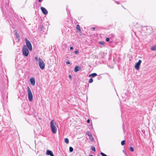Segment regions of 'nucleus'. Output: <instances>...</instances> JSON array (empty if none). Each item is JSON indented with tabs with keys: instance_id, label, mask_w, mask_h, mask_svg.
<instances>
[{
	"instance_id": "obj_29",
	"label": "nucleus",
	"mask_w": 156,
	"mask_h": 156,
	"mask_svg": "<svg viewBox=\"0 0 156 156\" xmlns=\"http://www.w3.org/2000/svg\"><path fill=\"white\" fill-rule=\"evenodd\" d=\"M16 35L17 37H18L19 36L17 34V33H16Z\"/></svg>"
},
{
	"instance_id": "obj_7",
	"label": "nucleus",
	"mask_w": 156,
	"mask_h": 156,
	"mask_svg": "<svg viewBox=\"0 0 156 156\" xmlns=\"http://www.w3.org/2000/svg\"><path fill=\"white\" fill-rule=\"evenodd\" d=\"M41 9L44 15H47L48 13V12L47 10L44 8L41 7Z\"/></svg>"
},
{
	"instance_id": "obj_3",
	"label": "nucleus",
	"mask_w": 156,
	"mask_h": 156,
	"mask_svg": "<svg viewBox=\"0 0 156 156\" xmlns=\"http://www.w3.org/2000/svg\"><path fill=\"white\" fill-rule=\"evenodd\" d=\"M22 53L23 55L26 57H27L29 53V51L25 45H23V48Z\"/></svg>"
},
{
	"instance_id": "obj_17",
	"label": "nucleus",
	"mask_w": 156,
	"mask_h": 156,
	"mask_svg": "<svg viewBox=\"0 0 156 156\" xmlns=\"http://www.w3.org/2000/svg\"><path fill=\"white\" fill-rule=\"evenodd\" d=\"M125 140H122L121 142V144L122 145H125Z\"/></svg>"
},
{
	"instance_id": "obj_22",
	"label": "nucleus",
	"mask_w": 156,
	"mask_h": 156,
	"mask_svg": "<svg viewBox=\"0 0 156 156\" xmlns=\"http://www.w3.org/2000/svg\"><path fill=\"white\" fill-rule=\"evenodd\" d=\"M101 154L102 156H107V155L104 154V153L102 152L101 153Z\"/></svg>"
},
{
	"instance_id": "obj_12",
	"label": "nucleus",
	"mask_w": 156,
	"mask_h": 156,
	"mask_svg": "<svg viewBox=\"0 0 156 156\" xmlns=\"http://www.w3.org/2000/svg\"><path fill=\"white\" fill-rule=\"evenodd\" d=\"M151 49L152 51H155L156 50V45L152 47L151 48Z\"/></svg>"
},
{
	"instance_id": "obj_34",
	"label": "nucleus",
	"mask_w": 156,
	"mask_h": 156,
	"mask_svg": "<svg viewBox=\"0 0 156 156\" xmlns=\"http://www.w3.org/2000/svg\"><path fill=\"white\" fill-rule=\"evenodd\" d=\"M89 156H93L92 155H90Z\"/></svg>"
},
{
	"instance_id": "obj_28",
	"label": "nucleus",
	"mask_w": 156,
	"mask_h": 156,
	"mask_svg": "<svg viewBox=\"0 0 156 156\" xmlns=\"http://www.w3.org/2000/svg\"><path fill=\"white\" fill-rule=\"evenodd\" d=\"M69 78L70 79H72V76H71V75H69Z\"/></svg>"
},
{
	"instance_id": "obj_11",
	"label": "nucleus",
	"mask_w": 156,
	"mask_h": 156,
	"mask_svg": "<svg viewBox=\"0 0 156 156\" xmlns=\"http://www.w3.org/2000/svg\"><path fill=\"white\" fill-rule=\"evenodd\" d=\"M79 70V67L78 66H76L74 69V72H77Z\"/></svg>"
},
{
	"instance_id": "obj_21",
	"label": "nucleus",
	"mask_w": 156,
	"mask_h": 156,
	"mask_svg": "<svg viewBox=\"0 0 156 156\" xmlns=\"http://www.w3.org/2000/svg\"><path fill=\"white\" fill-rule=\"evenodd\" d=\"M91 150L94 151H95L96 150H95V148L94 147H91Z\"/></svg>"
},
{
	"instance_id": "obj_26",
	"label": "nucleus",
	"mask_w": 156,
	"mask_h": 156,
	"mask_svg": "<svg viewBox=\"0 0 156 156\" xmlns=\"http://www.w3.org/2000/svg\"><path fill=\"white\" fill-rule=\"evenodd\" d=\"M38 59L37 57H36L35 58V60H36V61H37V60L38 61Z\"/></svg>"
},
{
	"instance_id": "obj_18",
	"label": "nucleus",
	"mask_w": 156,
	"mask_h": 156,
	"mask_svg": "<svg viewBox=\"0 0 156 156\" xmlns=\"http://www.w3.org/2000/svg\"><path fill=\"white\" fill-rule=\"evenodd\" d=\"M87 134L89 136V137L90 136H91V135H92L91 133L89 132H87Z\"/></svg>"
},
{
	"instance_id": "obj_4",
	"label": "nucleus",
	"mask_w": 156,
	"mask_h": 156,
	"mask_svg": "<svg viewBox=\"0 0 156 156\" xmlns=\"http://www.w3.org/2000/svg\"><path fill=\"white\" fill-rule=\"evenodd\" d=\"M38 63L39 67L41 69L44 68L45 64L43 61L40 58H38Z\"/></svg>"
},
{
	"instance_id": "obj_32",
	"label": "nucleus",
	"mask_w": 156,
	"mask_h": 156,
	"mask_svg": "<svg viewBox=\"0 0 156 156\" xmlns=\"http://www.w3.org/2000/svg\"><path fill=\"white\" fill-rule=\"evenodd\" d=\"M93 30H94L95 29V27H92L91 28Z\"/></svg>"
},
{
	"instance_id": "obj_5",
	"label": "nucleus",
	"mask_w": 156,
	"mask_h": 156,
	"mask_svg": "<svg viewBox=\"0 0 156 156\" xmlns=\"http://www.w3.org/2000/svg\"><path fill=\"white\" fill-rule=\"evenodd\" d=\"M25 41L26 44V46L27 48H28L30 51H31L32 50V48L30 42L26 38L25 39Z\"/></svg>"
},
{
	"instance_id": "obj_24",
	"label": "nucleus",
	"mask_w": 156,
	"mask_h": 156,
	"mask_svg": "<svg viewBox=\"0 0 156 156\" xmlns=\"http://www.w3.org/2000/svg\"><path fill=\"white\" fill-rule=\"evenodd\" d=\"M79 53V51H75V53L76 54H77Z\"/></svg>"
},
{
	"instance_id": "obj_16",
	"label": "nucleus",
	"mask_w": 156,
	"mask_h": 156,
	"mask_svg": "<svg viewBox=\"0 0 156 156\" xmlns=\"http://www.w3.org/2000/svg\"><path fill=\"white\" fill-rule=\"evenodd\" d=\"M69 150L70 152H72L73 151V148L72 147H70L69 148Z\"/></svg>"
},
{
	"instance_id": "obj_14",
	"label": "nucleus",
	"mask_w": 156,
	"mask_h": 156,
	"mask_svg": "<svg viewBox=\"0 0 156 156\" xmlns=\"http://www.w3.org/2000/svg\"><path fill=\"white\" fill-rule=\"evenodd\" d=\"M89 138H90V140L91 141H93V140H94V139L93 137V136H92V135H91V136H90L89 137Z\"/></svg>"
},
{
	"instance_id": "obj_19",
	"label": "nucleus",
	"mask_w": 156,
	"mask_h": 156,
	"mask_svg": "<svg viewBox=\"0 0 156 156\" xmlns=\"http://www.w3.org/2000/svg\"><path fill=\"white\" fill-rule=\"evenodd\" d=\"M93 79L92 78H90L89 80V83H91L93 82Z\"/></svg>"
},
{
	"instance_id": "obj_13",
	"label": "nucleus",
	"mask_w": 156,
	"mask_h": 156,
	"mask_svg": "<svg viewBox=\"0 0 156 156\" xmlns=\"http://www.w3.org/2000/svg\"><path fill=\"white\" fill-rule=\"evenodd\" d=\"M64 141L67 144H68L69 143L68 139L67 138H66L64 139Z\"/></svg>"
},
{
	"instance_id": "obj_9",
	"label": "nucleus",
	"mask_w": 156,
	"mask_h": 156,
	"mask_svg": "<svg viewBox=\"0 0 156 156\" xmlns=\"http://www.w3.org/2000/svg\"><path fill=\"white\" fill-rule=\"evenodd\" d=\"M30 83L31 85L34 86L35 84V81L34 79L33 78H31L30 79Z\"/></svg>"
},
{
	"instance_id": "obj_25",
	"label": "nucleus",
	"mask_w": 156,
	"mask_h": 156,
	"mask_svg": "<svg viewBox=\"0 0 156 156\" xmlns=\"http://www.w3.org/2000/svg\"><path fill=\"white\" fill-rule=\"evenodd\" d=\"M109 40V39L108 38V37H107L106 39V41H107V42H108Z\"/></svg>"
},
{
	"instance_id": "obj_31",
	"label": "nucleus",
	"mask_w": 156,
	"mask_h": 156,
	"mask_svg": "<svg viewBox=\"0 0 156 156\" xmlns=\"http://www.w3.org/2000/svg\"><path fill=\"white\" fill-rule=\"evenodd\" d=\"M73 48L72 47H71L70 48V50H72Z\"/></svg>"
},
{
	"instance_id": "obj_8",
	"label": "nucleus",
	"mask_w": 156,
	"mask_h": 156,
	"mask_svg": "<svg viewBox=\"0 0 156 156\" xmlns=\"http://www.w3.org/2000/svg\"><path fill=\"white\" fill-rule=\"evenodd\" d=\"M46 154L47 155H50L51 156H54V154L50 150H48L46 152Z\"/></svg>"
},
{
	"instance_id": "obj_1",
	"label": "nucleus",
	"mask_w": 156,
	"mask_h": 156,
	"mask_svg": "<svg viewBox=\"0 0 156 156\" xmlns=\"http://www.w3.org/2000/svg\"><path fill=\"white\" fill-rule=\"evenodd\" d=\"M51 130L53 134H55L57 130L56 124L54 119H52L50 123Z\"/></svg>"
},
{
	"instance_id": "obj_15",
	"label": "nucleus",
	"mask_w": 156,
	"mask_h": 156,
	"mask_svg": "<svg viewBox=\"0 0 156 156\" xmlns=\"http://www.w3.org/2000/svg\"><path fill=\"white\" fill-rule=\"evenodd\" d=\"M76 28L78 29L80 31V26L79 25H76Z\"/></svg>"
},
{
	"instance_id": "obj_10",
	"label": "nucleus",
	"mask_w": 156,
	"mask_h": 156,
	"mask_svg": "<svg viewBox=\"0 0 156 156\" xmlns=\"http://www.w3.org/2000/svg\"><path fill=\"white\" fill-rule=\"evenodd\" d=\"M97 76V74L96 73H94L89 75V77H94Z\"/></svg>"
},
{
	"instance_id": "obj_6",
	"label": "nucleus",
	"mask_w": 156,
	"mask_h": 156,
	"mask_svg": "<svg viewBox=\"0 0 156 156\" xmlns=\"http://www.w3.org/2000/svg\"><path fill=\"white\" fill-rule=\"evenodd\" d=\"M142 61L140 60H139L138 62H137L135 66V68L136 70H139L140 69V66L141 63Z\"/></svg>"
},
{
	"instance_id": "obj_20",
	"label": "nucleus",
	"mask_w": 156,
	"mask_h": 156,
	"mask_svg": "<svg viewBox=\"0 0 156 156\" xmlns=\"http://www.w3.org/2000/svg\"><path fill=\"white\" fill-rule=\"evenodd\" d=\"M130 150L132 152H133L134 151V149L133 148V147H129Z\"/></svg>"
},
{
	"instance_id": "obj_2",
	"label": "nucleus",
	"mask_w": 156,
	"mask_h": 156,
	"mask_svg": "<svg viewBox=\"0 0 156 156\" xmlns=\"http://www.w3.org/2000/svg\"><path fill=\"white\" fill-rule=\"evenodd\" d=\"M27 91L28 100L30 101H32L33 99V95L29 87H27Z\"/></svg>"
},
{
	"instance_id": "obj_30",
	"label": "nucleus",
	"mask_w": 156,
	"mask_h": 156,
	"mask_svg": "<svg viewBox=\"0 0 156 156\" xmlns=\"http://www.w3.org/2000/svg\"><path fill=\"white\" fill-rule=\"evenodd\" d=\"M87 122V123H89L90 122V119H88Z\"/></svg>"
},
{
	"instance_id": "obj_33",
	"label": "nucleus",
	"mask_w": 156,
	"mask_h": 156,
	"mask_svg": "<svg viewBox=\"0 0 156 156\" xmlns=\"http://www.w3.org/2000/svg\"><path fill=\"white\" fill-rule=\"evenodd\" d=\"M38 1L39 2H40L42 1V0H38Z\"/></svg>"
},
{
	"instance_id": "obj_27",
	"label": "nucleus",
	"mask_w": 156,
	"mask_h": 156,
	"mask_svg": "<svg viewBox=\"0 0 156 156\" xmlns=\"http://www.w3.org/2000/svg\"><path fill=\"white\" fill-rule=\"evenodd\" d=\"M66 64H69L70 63L69 62V61H66Z\"/></svg>"
},
{
	"instance_id": "obj_23",
	"label": "nucleus",
	"mask_w": 156,
	"mask_h": 156,
	"mask_svg": "<svg viewBox=\"0 0 156 156\" xmlns=\"http://www.w3.org/2000/svg\"><path fill=\"white\" fill-rule=\"evenodd\" d=\"M99 44L101 45H104V42H102V41H100L99 42Z\"/></svg>"
}]
</instances>
